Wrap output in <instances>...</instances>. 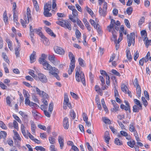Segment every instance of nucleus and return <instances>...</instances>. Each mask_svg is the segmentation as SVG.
<instances>
[{
    "label": "nucleus",
    "mask_w": 151,
    "mask_h": 151,
    "mask_svg": "<svg viewBox=\"0 0 151 151\" xmlns=\"http://www.w3.org/2000/svg\"><path fill=\"white\" fill-rule=\"evenodd\" d=\"M121 108L122 109H124L126 111H128L129 112H130V109L129 104H121Z\"/></svg>",
    "instance_id": "18"
},
{
    "label": "nucleus",
    "mask_w": 151,
    "mask_h": 151,
    "mask_svg": "<svg viewBox=\"0 0 151 151\" xmlns=\"http://www.w3.org/2000/svg\"><path fill=\"white\" fill-rule=\"evenodd\" d=\"M70 115L72 118V119H74L76 116V114L73 111H71L70 112Z\"/></svg>",
    "instance_id": "61"
},
{
    "label": "nucleus",
    "mask_w": 151,
    "mask_h": 151,
    "mask_svg": "<svg viewBox=\"0 0 151 151\" xmlns=\"http://www.w3.org/2000/svg\"><path fill=\"white\" fill-rule=\"evenodd\" d=\"M102 119L103 121L105 124H111V122L110 120L106 117H102Z\"/></svg>",
    "instance_id": "33"
},
{
    "label": "nucleus",
    "mask_w": 151,
    "mask_h": 151,
    "mask_svg": "<svg viewBox=\"0 0 151 151\" xmlns=\"http://www.w3.org/2000/svg\"><path fill=\"white\" fill-rule=\"evenodd\" d=\"M111 32L113 36L111 38V40L114 41L115 43H117L118 44L119 43H118V41H117L116 39L117 36L116 35V33L115 31V30H114H114L112 29L111 31Z\"/></svg>",
    "instance_id": "16"
},
{
    "label": "nucleus",
    "mask_w": 151,
    "mask_h": 151,
    "mask_svg": "<svg viewBox=\"0 0 151 151\" xmlns=\"http://www.w3.org/2000/svg\"><path fill=\"white\" fill-rule=\"evenodd\" d=\"M20 45H18L15 49V52L16 56L17 57L19 55V51L20 50Z\"/></svg>",
    "instance_id": "26"
},
{
    "label": "nucleus",
    "mask_w": 151,
    "mask_h": 151,
    "mask_svg": "<svg viewBox=\"0 0 151 151\" xmlns=\"http://www.w3.org/2000/svg\"><path fill=\"white\" fill-rule=\"evenodd\" d=\"M124 27L122 25L120 28V30H119V37L118 39V43H119L122 40V39L123 37V33H124V34L126 35L127 34V31H124Z\"/></svg>",
    "instance_id": "9"
},
{
    "label": "nucleus",
    "mask_w": 151,
    "mask_h": 151,
    "mask_svg": "<svg viewBox=\"0 0 151 151\" xmlns=\"http://www.w3.org/2000/svg\"><path fill=\"white\" fill-rule=\"evenodd\" d=\"M21 129L22 133L24 136H27V134L24 129V127L23 124L21 125Z\"/></svg>",
    "instance_id": "45"
},
{
    "label": "nucleus",
    "mask_w": 151,
    "mask_h": 151,
    "mask_svg": "<svg viewBox=\"0 0 151 151\" xmlns=\"http://www.w3.org/2000/svg\"><path fill=\"white\" fill-rule=\"evenodd\" d=\"M34 6L36 10L37 11L39 10V6L36 0H32Z\"/></svg>",
    "instance_id": "37"
},
{
    "label": "nucleus",
    "mask_w": 151,
    "mask_h": 151,
    "mask_svg": "<svg viewBox=\"0 0 151 151\" xmlns=\"http://www.w3.org/2000/svg\"><path fill=\"white\" fill-rule=\"evenodd\" d=\"M68 56L70 60V69L68 70L69 74H71L75 67V58L72 53L69 52L68 53Z\"/></svg>",
    "instance_id": "4"
},
{
    "label": "nucleus",
    "mask_w": 151,
    "mask_h": 151,
    "mask_svg": "<svg viewBox=\"0 0 151 151\" xmlns=\"http://www.w3.org/2000/svg\"><path fill=\"white\" fill-rule=\"evenodd\" d=\"M100 73L103 76H106V79H107V78H109V76L108 75L105 71L104 70L100 71Z\"/></svg>",
    "instance_id": "44"
},
{
    "label": "nucleus",
    "mask_w": 151,
    "mask_h": 151,
    "mask_svg": "<svg viewBox=\"0 0 151 151\" xmlns=\"http://www.w3.org/2000/svg\"><path fill=\"white\" fill-rule=\"evenodd\" d=\"M58 142L60 145V146L61 149H62L64 146L63 139L60 136H59L58 138Z\"/></svg>",
    "instance_id": "23"
},
{
    "label": "nucleus",
    "mask_w": 151,
    "mask_h": 151,
    "mask_svg": "<svg viewBox=\"0 0 151 151\" xmlns=\"http://www.w3.org/2000/svg\"><path fill=\"white\" fill-rule=\"evenodd\" d=\"M139 56V53L138 51L137 50L136 51V52L134 53V60L135 61H136L137 58Z\"/></svg>",
    "instance_id": "62"
},
{
    "label": "nucleus",
    "mask_w": 151,
    "mask_h": 151,
    "mask_svg": "<svg viewBox=\"0 0 151 151\" xmlns=\"http://www.w3.org/2000/svg\"><path fill=\"white\" fill-rule=\"evenodd\" d=\"M13 14V19L14 22L17 23L18 21L17 15L14 11Z\"/></svg>",
    "instance_id": "48"
},
{
    "label": "nucleus",
    "mask_w": 151,
    "mask_h": 151,
    "mask_svg": "<svg viewBox=\"0 0 151 151\" xmlns=\"http://www.w3.org/2000/svg\"><path fill=\"white\" fill-rule=\"evenodd\" d=\"M2 56L4 59V61H5L7 63L9 64L10 61L8 59V57L6 55L5 53L3 52L2 53Z\"/></svg>",
    "instance_id": "29"
},
{
    "label": "nucleus",
    "mask_w": 151,
    "mask_h": 151,
    "mask_svg": "<svg viewBox=\"0 0 151 151\" xmlns=\"http://www.w3.org/2000/svg\"><path fill=\"white\" fill-rule=\"evenodd\" d=\"M42 60L43 62L40 63L42 64L44 69L49 71L50 75H53L58 80H60V78L58 74L59 72L58 70L54 67H52L47 61H45L43 59Z\"/></svg>",
    "instance_id": "1"
},
{
    "label": "nucleus",
    "mask_w": 151,
    "mask_h": 151,
    "mask_svg": "<svg viewBox=\"0 0 151 151\" xmlns=\"http://www.w3.org/2000/svg\"><path fill=\"white\" fill-rule=\"evenodd\" d=\"M121 89L122 91L125 93H127V91L128 90V89L127 86L124 84H122Z\"/></svg>",
    "instance_id": "21"
},
{
    "label": "nucleus",
    "mask_w": 151,
    "mask_h": 151,
    "mask_svg": "<svg viewBox=\"0 0 151 151\" xmlns=\"http://www.w3.org/2000/svg\"><path fill=\"white\" fill-rule=\"evenodd\" d=\"M36 52L33 51L30 57V60L31 63H33L36 60Z\"/></svg>",
    "instance_id": "17"
},
{
    "label": "nucleus",
    "mask_w": 151,
    "mask_h": 151,
    "mask_svg": "<svg viewBox=\"0 0 151 151\" xmlns=\"http://www.w3.org/2000/svg\"><path fill=\"white\" fill-rule=\"evenodd\" d=\"M54 49L55 52L57 54L63 55L65 53L64 50L60 47L57 46H55Z\"/></svg>",
    "instance_id": "11"
},
{
    "label": "nucleus",
    "mask_w": 151,
    "mask_h": 151,
    "mask_svg": "<svg viewBox=\"0 0 151 151\" xmlns=\"http://www.w3.org/2000/svg\"><path fill=\"white\" fill-rule=\"evenodd\" d=\"M35 32L38 34L41 38L44 37V35L42 34L41 31L39 29H35Z\"/></svg>",
    "instance_id": "28"
},
{
    "label": "nucleus",
    "mask_w": 151,
    "mask_h": 151,
    "mask_svg": "<svg viewBox=\"0 0 151 151\" xmlns=\"http://www.w3.org/2000/svg\"><path fill=\"white\" fill-rule=\"evenodd\" d=\"M34 90H35L37 93L39 94L40 96L43 98H47L48 97V95L43 91H41L37 87H34Z\"/></svg>",
    "instance_id": "8"
},
{
    "label": "nucleus",
    "mask_w": 151,
    "mask_h": 151,
    "mask_svg": "<svg viewBox=\"0 0 151 151\" xmlns=\"http://www.w3.org/2000/svg\"><path fill=\"white\" fill-rule=\"evenodd\" d=\"M46 56L44 54H43L42 55V58H40L39 60V62L40 63H42L43 62V61L42 60H44L45 61H46L45 60V59L46 58Z\"/></svg>",
    "instance_id": "54"
},
{
    "label": "nucleus",
    "mask_w": 151,
    "mask_h": 151,
    "mask_svg": "<svg viewBox=\"0 0 151 151\" xmlns=\"http://www.w3.org/2000/svg\"><path fill=\"white\" fill-rule=\"evenodd\" d=\"M115 143L118 145H121L123 144L122 141L120 140L118 138H116L114 140Z\"/></svg>",
    "instance_id": "31"
},
{
    "label": "nucleus",
    "mask_w": 151,
    "mask_h": 151,
    "mask_svg": "<svg viewBox=\"0 0 151 151\" xmlns=\"http://www.w3.org/2000/svg\"><path fill=\"white\" fill-rule=\"evenodd\" d=\"M141 34L142 38L144 39L145 37H147V34L146 31L145 30H143L141 32Z\"/></svg>",
    "instance_id": "38"
},
{
    "label": "nucleus",
    "mask_w": 151,
    "mask_h": 151,
    "mask_svg": "<svg viewBox=\"0 0 151 151\" xmlns=\"http://www.w3.org/2000/svg\"><path fill=\"white\" fill-rule=\"evenodd\" d=\"M0 127L2 129H7V127L4 122L0 120Z\"/></svg>",
    "instance_id": "53"
},
{
    "label": "nucleus",
    "mask_w": 151,
    "mask_h": 151,
    "mask_svg": "<svg viewBox=\"0 0 151 151\" xmlns=\"http://www.w3.org/2000/svg\"><path fill=\"white\" fill-rule=\"evenodd\" d=\"M27 16H24V20L25 21L27 24H28L30 21L32 20V17L31 14V12L29 7H28L27 10Z\"/></svg>",
    "instance_id": "6"
},
{
    "label": "nucleus",
    "mask_w": 151,
    "mask_h": 151,
    "mask_svg": "<svg viewBox=\"0 0 151 151\" xmlns=\"http://www.w3.org/2000/svg\"><path fill=\"white\" fill-rule=\"evenodd\" d=\"M126 52L127 58L130 61L132 59V57L130 50L127 49L126 50Z\"/></svg>",
    "instance_id": "22"
},
{
    "label": "nucleus",
    "mask_w": 151,
    "mask_h": 151,
    "mask_svg": "<svg viewBox=\"0 0 151 151\" xmlns=\"http://www.w3.org/2000/svg\"><path fill=\"white\" fill-rule=\"evenodd\" d=\"M3 18L5 23L6 24H7L8 22V19L6 11H5L3 14Z\"/></svg>",
    "instance_id": "39"
},
{
    "label": "nucleus",
    "mask_w": 151,
    "mask_h": 151,
    "mask_svg": "<svg viewBox=\"0 0 151 151\" xmlns=\"http://www.w3.org/2000/svg\"><path fill=\"white\" fill-rule=\"evenodd\" d=\"M69 103V99L68 96L66 93H65L64 103V104H68Z\"/></svg>",
    "instance_id": "40"
},
{
    "label": "nucleus",
    "mask_w": 151,
    "mask_h": 151,
    "mask_svg": "<svg viewBox=\"0 0 151 151\" xmlns=\"http://www.w3.org/2000/svg\"><path fill=\"white\" fill-rule=\"evenodd\" d=\"M31 130L32 132L33 133H35V130L36 128V127L33 122H31Z\"/></svg>",
    "instance_id": "34"
},
{
    "label": "nucleus",
    "mask_w": 151,
    "mask_h": 151,
    "mask_svg": "<svg viewBox=\"0 0 151 151\" xmlns=\"http://www.w3.org/2000/svg\"><path fill=\"white\" fill-rule=\"evenodd\" d=\"M143 41H144L145 44L147 47H148L149 45H151V40H149L147 37H145L143 39Z\"/></svg>",
    "instance_id": "19"
},
{
    "label": "nucleus",
    "mask_w": 151,
    "mask_h": 151,
    "mask_svg": "<svg viewBox=\"0 0 151 151\" xmlns=\"http://www.w3.org/2000/svg\"><path fill=\"white\" fill-rule=\"evenodd\" d=\"M45 30L48 34L51 36L54 37H55V35L54 34L52 30L49 28L46 27L45 28Z\"/></svg>",
    "instance_id": "20"
},
{
    "label": "nucleus",
    "mask_w": 151,
    "mask_h": 151,
    "mask_svg": "<svg viewBox=\"0 0 151 151\" xmlns=\"http://www.w3.org/2000/svg\"><path fill=\"white\" fill-rule=\"evenodd\" d=\"M78 12L77 10L75 9L72 11V14L73 16L75 17H77L78 16Z\"/></svg>",
    "instance_id": "63"
},
{
    "label": "nucleus",
    "mask_w": 151,
    "mask_h": 151,
    "mask_svg": "<svg viewBox=\"0 0 151 151\" xmlns=\"http://www.w3.org/2000/svg\"><path fill=\"white\" fill-rule=\"evenodd\" d=\"M78 61L79 64V65L82 67H84L85 66V65L83 63L84 60L81 58H79L78 59Z\"/></svg>",
    "instance_id": "47"
},
{
    "label": "nucleus",
    "mask_w": 151,
    "mask_h": 151,
    "mask_svg": "<svg viewBox=\"0 0 151 151\" xmlns=\"http://www.w3.org/2000/svg\"><path fill=\"white\" fill-rule=\"evenodd\" d=\"M127 42L128 44V46L130 47L132 43L133 45L134 44V34L133 32L131 33L129 35L128 34L127 35Z\"/></svg>",
    "instance_id": "5"
},
{
    "label": "nucleus",
    "mask_w": 151,
    "mask_h": 151,
    "mask_svg": "<svg viewBox=\"0 0 151 151\" xmlns=\"http://www.w3.org/2000/svg\"><path fill=\"white\" fill-rule=\"evenodd\" d=\"M132 11V8L131 7H130L127 8L126 10L127 13L129 15H130L131 14Z\"/></svg>",
    "instance_id": "49"
},
{
    "label": "nucleus",
    "mask_w": 151,
    "mask_h": 151,
    "mask_svg": "<svg viewBox=\"0 0 151 151\" xmlns=\"http://www.w3.org/2000/svg\"><path fill=\"white\" fill-rule=\"evenodd\" d=\"M69 17L72 22L74 23L76 22V19H77V17H75L73 15H69Z\"/></svg>",
    "instance_id": "42"
},
{
    "label": "nucleus",
    "mask_w": 151,
    "mask_h": 151,
    "mask_svg": "<svg viewBox=\"0 0 151 151\" xmlns=\"http://www.w3.org/2000/svg\"><path fill=\"white\" fill-rule=\"evenodd\" d=\"M6 133L4 131H1L0 132V137H2L3 138H5L6 135Z\"/></svg>",
    "instance_id": "51"
},
{
    "label": "nucleus",
    "mask_w": 151,
    "mask_h": 151,
    "mask_svg": "<svg viewBox=\"0 0 151 151\" xmlns=\"http://www.w3.org/2000/svg\"><path fill=\"white\" fill-rule=\"evenodd\" d=\"M63 125L65 129H68L69 126V124L68 122V119L67 117H65L63 119Z\"/></svg>",
    "instance_id": "13"
},
{
    "label": "nucleus",
    "mask_w": 151,
    "mask_h": 151,
    "mask_svg": "<svg viewBox=\"0 0 151 151\" xmlns=\"http://www.w3.org/2000/svg\"><path fill=\"white\" fill-rule=\"evenodd\" d=\"M23 93L25 98H29L30 95L28 92L24 89L23 90Z\"/></svg>",
    "instance_id": "43"
},
{
    "label": "nucleus",
    "mask_w": 151,
    "mask_h": 151,
    "mask_svg": "<svg viewBox=\"0 0 151 151\" xmlns=\"http://www.w3.org/2000/svg\"><path fill=\"white\" fill-rule=\"evenodd\" d=\"M35 149L37 150H40L41 151H45V149L42 146H36L35 147Z\"/></svg>",
    "instance_id": "56"
},
{
    "label": "nucleus",
    "mask_w": 151,
    "mask_h": 151,
    "mask_svg": "<svg viewBox=\"0 0 151 151\" xmlns=\"http://www.w3.org/2000/svg\"><path fill=\"white\" fill-rule=\"evenodd\" d=\"M145 18L144 17H142L139 20L138 22V25L140 27H141L142 24L145 22Z\"/></svg>",
    "instance_id": "25"
},
{
    "label": "nucleus",
    "mask_w": 151,
    "mask_h": 151,
    "mask_svg": "<svg viewBox=\"0 0 151 151\" xmlns=\"http://www.w3.org/2000/svg\"><path fill=\"white\" fill-rule=\"evenodd\" d=\"M49 139L50 144H54L55 143V139L54 138L52 137H49Z\"/></svg>",
    "instance_id": "52"
},
{
    "label": "nucleus",
    "mask_w": 151,
    "mask_h": 151,
    "mask_svg": "<svg viewBox=\"0 0 151 151\" xmlns=\"http://www.w3.org/2000/svg\"><path fill=\"white\" fill-rule=\"evenodd\" d=\"M134 125V124L133 123L130 125L129 129L131 132H135L136 131Z\"/></svg>",
    "instance_id": "46"
},
{
    "label": "nucleus",
    "mask_w": 151,
    "mask_h": 151,
    "mask_svg": "<svg viewBox=\"0 0 151 151\" xmlns=\"http://www.w3.org/2000/svg\"><path fill=\"white\" fill-rule=\"evenodd\" d=\"M107 7V4L106 2H104V3L103 9H102L101 7H99V12L101 16H102L103 17L105 16L106 14Z\"/></svg>",
    "instance_id": "7"
},
{
    "label": "nucleus",
    "mask_w": 151,
    "mask_h": 151,
    "mask_svg": "<svg viewBox=\"0 0 151 151\" xmlns=\"http://www.w3.org/2000/svg\"><path fill=\"white\" fill-rule=\"evenodd\" d=\"M83 120L86 122L88 121V117L87 114L85 113H83L82 115Z\"/></svg>",
    "instance_id": "55"
},
{
    "label": "nucleus",
    "mask_w": 151,
    "mask_h": 151,
    "mask_svg": "<svg viewBox=\"0 0 151 151\" xmlns=\"http://www.w3.org/2000/svg\"><path fill=\"white\" fill-rule=\"evenodd\" d=\"M32 113L33 116L36 119H39L41 117V114L38 113L35 110H33L32 111Z\"/></svg>",
    "instance_id": "15"
},
{
    "label": "nucleus",
    "mask_w": 151,
    "mask_h": 151,
    "mask_svg": "<svg viewBox=\"0 0 151 151\" xmlns=\"http://www.w3.org/2000/svg\"><path fill=\"white\" fill-rule=\"evenodd\" d=\"M50 151H57V149L55 147L54 145H51L50 146Z\"/></svg>",
    "instance_id": "64"
},
{
    "label": "nucleus",
    "mask_w": 151,
    "mask_h": 151,
    "mask_svg": "<svg viewBox=\"0 0 151 151\" xmlns=\"http://www.w3.org/2000/svg\"><path fill=\"white\" fill-rule=\"evenodd\" d=\"M45 45H48L49 44V41L47 38L44 35V37H41Z\"/></svg>",
    "instance_id": "41"
},
{
    "label": "nucleus",
    "mask_w": 151,
    "mask_h": 151,
    "mask_svg": "<svg viewBox=\"0 0 151 151\" xmlns=\"http://www.w3.org/2000/svg\"><path fill=\"white\" fill-rule=\"evenodd\" d=\"M62 27L68 29L69 30H71V26L70 23L66 20L63 21Z\"/></svg>",
    "instance_id": "12"
},
{
    "label": "nucleus",
    "mask_w": 151,
    "mask_h": 151,
    "mask_svg": "<svg viewBox=\"0 0 151 151\" xmlns=\"http://www.w3.org/2000/svg\"><path fill=\"white\" fill-rule=\"evenodd\" d=\"M49 11L45 10L44 12V16L47 17H50L52 16V14L51 13H49Z\"/></svg>",
    "instance_id": "36"
},
{
    "label": "nucleus",
    "mask_w": 151,
    "mask_h": 151,
    "mask_svg": "<svg viewBox=\"0 0 151 151\" xmlns=\"http://www.w3.org/2000/svg\"><path fill=\"white\" fill-rule=\"evenodd\" d=\"M51 4L47 3L44 6V10L50 11L51 10Z\"/></svg>",
    "instance_id": "30"
},
{
    "label": "nucleus",
    "mask_w": 151,
    "mask_h": 151,
    "mask_svg": "<svg viewBox=\"0 0 151 151\" xmlns=\"http://www.w3.org/2000/svg\"><path fill=\"white\" fill-rule=\"evenodd\" d=\"M80 67H76L75 69V78L76 81L78 82H81L84 86L86 85L85 76L83 73L81 71Z\"/></svg>",
    "instance_id": "2"
},
{
    "label": "nucleus",
    "mask_w": 151,
    "mask_h": 151,
    "mask_svg": "<svg viewBox=\"0 0 151 151\" xmlns=\"http://www.w3.org/2000/svg\"><path fill=\"white\" fill-rule=\"evenodd\" d=\"M48 107V104H42L40 108L42 110L46 109Z\"/></svg>",
    "instance_id": "57"
},
{
    "label": "nucleus",
    "mask_w": 151,
    "mask_h": 151,
    "mask_svg": "<svg viewBox=\"0 0 151 151\" xmlns=\"http://www.w3.org/2000/svg\"><path fill=\"white\" fill-rule=\"evenodd\" d=\"M142 104H136L133 106V111L134 112H138L140 109H142Z\"/></svg>",
    "instance_id": "14"
},
{
    "label": "nucleus",
    "mask_w": 151,
    "mask_h": 151,
    "mask_svg": "<svg viewBox=\"0 0 151 151\" xmlns=\"http://www.w3.org/2000/svg\"><path fill=\"white\" fill-rule=\"evenodd\" d=\"M111 72H112V73L115 74V75L117 76H120V73L117 72L116 70H114L112 69L111 71Z\"/></svg>",
    "instance_id": "58"
},
{
    "label": "nucleus",
    "mask_w": 151,
    "mask_h": 151,
    "mask_svg": "<svg viewBox=\"0 0 151 151\" xmlns=\"http://www.w3.org/2000/svg\"><path fill=\"white\" fill-rule=\"evenodd\" d=\"M110 25L108 26L107 29L109 32L111 31L112 29L114 31V30L118 31L119 29V27L120 25V23L119 21L116 22L113 19H111Z\"/></svg>",
    "instance_id": "3"
},
{
    "label": "nucleus",
    "mask_w": 151,
    "mask_h": 151,
    "mask_svg": "<svg viewBox=\"0 0 151 151\" xmlns=\"http://www.w3.org/2000/svg\"><path fill=\"white\" fill-rule=\"evenodd\" d=\"M38 76L40 81L42 83H46L47 82V78L46 76L43 74L41 73H38Z\"/></svg>",
    "instance_id": "10"
},
{
    "label": "nucleus",
    "mask_w": 151,
    "mask_h": 151,
    "mask_svg": "<svg viewBox=\"0 0 151 151\" xmlns=\"http://www.w3.org/2000/svg\"><path fill=\"white\" fill-rule=\"evenodd\" d=\"M136 88L137 93L138 95V96L140 97L141 96V91L140 86L136 87Z\"/></svg>",
    "instance_id": "35"
},
{
    "label": "nucleus",
    "mask_w": 151,
    "mask_h": 151,
    "mask_svg": "<svg viewBox=\"0 0 151 151\" xmlns=\"http://www.w3.org/2000/svg\"><path fill=\"white\" fill-rule=\"evenodd\" d=\"M6 42L8 44L9 48L10 49V50H13V48L12 47V42L9 39H6Z\"/></svg>",
    "instance_id": "27"
},
{
    "label": "nucleus",
    "mask_w": 151,
    "mask_h": 151,
    "mask_svg": "<svg viewBox=\"0 0 151 151\" xmlns=\"http://www.w3.org/2000/svg\"><path fill=\"white\" fill-rule=\"evenodd\" d=\"M124 22L127 27L128 28H130L131 26L129 20L125 19H124Z\"/></svg>",
    "instance_id": "59"
},
{
    "label": "nucleus",
    "mask_w": 151,
    "mask_h": 151,
    "mask_svg": "<svg viewBox=\"0 0 151 151\" xmlns=\"http://www.w3.org/2000/svg\"><path fill=\"white\" fill-rule=\"evenodd\" d=\"M114 107L111 109V110L112 112H116L119 110V106H118V104H113Z\"/></svg>",
    "instance_id": "32"
},
{
    "label": "nucleus",
    "mask_w": 151,
    "mask_h": 151,
    "mask_svg": "<svg viewBox=\"0 0 151 151\" xmlns=\"http://www.w3.org/2000/svg\"><path fill=\"white\" fill-rule=\"evenodd\" d=\"M95 91L101 96L102 95V90L100 89L99 86L98 85H96L95 86Z\"/></svg>",
    "instance_id": "24"
},
{
    "label": "nucleus",
    "mask_w": 151,
    "mask_h": 151,
    "mask_svg": "<svg viewBox=\"0 0 151 151\" xmlns=\"http://www.w3.org/2000/svg\"><path fill=\"white\" fill-rule=\"evenodd\" d=\"M76 37L77 38H79L81 35V32L78 29H76Z\"/></svg>",
    "instance_id": "60"
},
{
    "label": "nucleus",
    "mask_w": 151,
    "mask_h": 151,
    "mask_svg": "<svg viewBox=\"0 0 151 151\" xmlns=\"http://www.w3.org/2000/svg\"><path fill=\"white\" fill-rule=\"evenodd\" d=\"M32 99L33 100L37 103H39L37 97L35 95L33 94L32 95Z\"/></svg>",
    "instance_id": "50"
}]
</instances>
